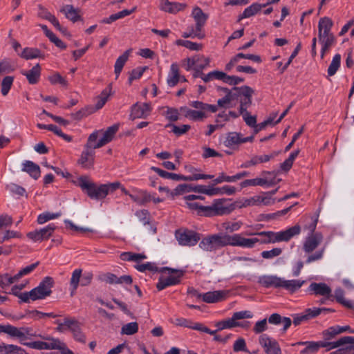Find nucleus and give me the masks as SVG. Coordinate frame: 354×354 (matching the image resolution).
I'll return each instance as SVG.
<instances>
[{"label":"nucleus","mask_w":354,"mask_h":354,"mask_svg":"<svg viewBox=\"0 0 354 354\" xmlns=\"http://www.w3.org/2000/svg\"><path fill=\"white\" fill-rule=\"evenodd\" d=\"M300 232V225H295L284 231L279 232L263 231L257 233L256 234L263 236L261 239L245 238L241 234H230L227 232H219L203 238L199 243V248L207 252H212L228 245L243 248H253L257 243L268 244L288 241L294 236L298 235Z\"/></svg>","instance_id":"1"},{"label":"nucleus","mask_w":354,"mask_h":354,"mask_svg":"<svg viewBox=\"0 0 354 354\" xmlns=\"http://www.w3.org/2000/svg\"><path fill=\"white\" fill-rule=\"evenodd\" d=\"M74 183L79 186L89 198L95 200L103 199L109 192H113L121 187V183L119 181L97 186L95 183L90 180L87 176H80L77 182H74Z\"/></svg>","instance_id":"2"},{"label":"nucleus","mask_w":354,"mask_h":354,"mask_svg":"<svg viewBox=\"0 0 354 354\" xmlns=\"http://www.w3.org/2000/svg\"><path fill=\"white\" fill-rule=\"evenodd\" d=\"M192 16L196 22L195 28L191 26L187 31L183 33L182 37L184 38L196 37L200 39H203L205 35L203 32V28L208 19V15L203 12L201 8L196 6L192 10Z\"/></svg>","instance_id":"3"},{"label":"nucleus","mask_w":354,"mask_h":354,"mask_svg":"<svg viewBox=\"0 0 354 354\" xmlns=\"http://www.w3.org/2000/svg\"><path fill=\"white\" fill-rule=\"evenodd\" d=\"M226 201L225 198L216 199L209 206L202 205L199 215L212 217L230 214L232 211L233 207L232 205H226L225 204Z\"/></svg>","instance_id":"4"},{"label":"nucleus","mask_w":354,"mask_h":354,"mask_svg":"<svg viewBox=\"0 0 354 354\" xmlns=\"http://www.w3.org/2000/svg\"><path fill=\"white\" fill-rule=\"evenodd\" d=\"M168 271L169 276L165 277L162 274L158 279L156 284V288L158 290H162L168 286H174L180 283L181 278L184 275V271L181 270H175L168 267H163L160 268L158 272L163 273Z\"/></svg>","instance_id":"5"},{"label":"nucleus","mask_w":354,"mask_h":354,"mask_svg":"<svg viewBox=\"0 0 354 354\" xmlns=\"http://www.w3.org/2000/svg\"><path fill=\"white\" fill-rule=\"evenodd\" d=\"M235 91L233 94V100L239 102V112L243 113L252 104V97L254 91L248 86H242L240 87H234Z\"/></svg>","instance_id":"6"},{"label":"nucleus","mask_w":354,"mask_h":354,"mask_svg":"<svg viewBox=\"0 0 354 354\" xmlns=\"http://www.w3.org/2000/svg\"><path fill=\"white\" fill-rule=\"evenodd\" d=\"M307 320H308V317L304 313L295 315L292 321L290 317H282L281 315L278 313H273L268 317V322L271 324H283V328L281 329L283 333H285L286 332L288 328L291 326L292 322L295 326H297L299 325L302 322Z\"/></svg>","instance_id":"7"},{"label":"nucleus","mask_w":354,"mask_h":354,"mask_svg":"<svg viewBox=\"0 0 354 354\" xmlns=\"http://www.w3.org/2000/svg\"><path fill=\"white\" fill-rule=\"evenodd\" d=\"M93 274L91 272H85L82 274V270L75 269L71 275L70 279L71 296L73 297L76 293L78 286H89L93 280Z\"/></svg>","instance_id":"8"},{"label":"nucleus","mask_w":354,"mask_h":354,"mask_svg":"<svg viewBox=\"0 0 354 354\" xmlns=\"http://www.w3.org/2000/svg\"><path fill=\"white\" fill-rule=\"evenodd\" d=\"M253 317V314L250 310H243L235 312L233 313L231 318L224 319L216 323L215 326L217 327L216 330H221L226 328H232L234 327H245V326L239 322L238 320L243 319H250Z\"/></svg>","instance_id":"9"},{"label":"nucleus","mask_w":354,"mask_h":354,"mask_svg":"<svg viewBox=\"0 0 354 354\" xmlns=\"http://www.w3.org/2000/svg\"><path fill=\"white\" fill-rule=\"evenodd\" d=\"M53 285L54 280L51 277H44L37 287L28 292L29 300L35 301L50 296Z\"/></svg>","instance_id":"10"},{"label":"nucleus","mask_w":354,"mask_h":354,"mask_svg":"<svg viewBox=\"0 0 354 354\" xmlns=\"http://www.w3.org/2000/svg\"><path fill=\"white\" fill-rule=\"evenodd\" d=\"M191 106L198 111L196 110H188L186 113V117L191 118L193 120H201L206 118L205 111H209L211 113H215L217 111L216 105L209 104L203 103L200 101H194L191 103Z\"/></svg>","instance_id":"11"},{"label":"nucleus","mask_w":354,"mask_h":354,"mask_svg":"<svg viewBox=\"0 0 354 354\" xmlns=\"http://www.w3.org/2000/svg\"><path fill=\"white\" fill-rule=\"evenodd\" d=\"M176 238L180 245L194 246L201 239L200 234L193 230L178 229L175 232Z\"/></svg>","instance_id":"12"},{"label":"nucleus","mask_w":354,"mask_h":354,"mask_svg":"<svg viewBox=\"0 0 354 354\" xmlns=\"http://www.w3.org/2000/svg\"><path fill=\"white\" fill-rule=\"evenodd\" d=\"M32 330L29 327L17 328L10 324H0V333H6L12 337H17L20 341L26 339L28 336H32Z\"/></svg>","instance_id":"13"},{"label":"nucleus","mask_w":354,"mask_h":354,"mask_svg":"<svg viewBox=\"0 0 354 354\" xmlns=\"http://www.w3.org/2000/svg\"><path fill=\"white\" fill-rule=\"evenodd\" d=\"M259 343L266 354H281V349L278 342L267 334L259 336Z\"/></svg>","instance_id":"14"},{"label":"nucleus","mask_w":354,"mask_h":354,"mask_svg":"<svg viewBox=\"0 0 354 354\" xmlns=\"http://www.w3.org/2000/svg\"><path fill=\"white\" fill-rule=\"evenodd\" d=\"M56 226L54 224H49L40 230H36L27 234V236L34 241H41L49 239L52 236Z\"/></svg>","instance_id":"15"},{"label":"nucleus","mask_w":354,"mask_h":354,"mask_svg":"<svg viewBox=\"0 0 354 354\" xmlns=\"http://www.w3.org/2000/svg\"><path fill=\"white\" fill-rule=\"evenodd\" d=\"M95 149H91L88 146H84L80 158L77 160V163L84 169H91L95 163Z\"/></svg>","instance_id":"16"},{"label":"nucleus","mask_w":354,"mask_h":354,"mask_svg":"<svg viewBox=\"0 0 354 354\" xmlns=\"http://www.w3.org/2000/svg\"><path fill=\"white\" fill-rule=\"evenodd\" d=\"M308 290L311 295L315 296H322L326 298H330L333 296L331 288L325 283H311Z\"/></svg>","instance_id":"17"},{"label":"nucleus","mask_w":354,"mask_h":354,"mask_svg":"<svg viewBox=\"0 0 354 354\" xmlns=\"http://www.w3.org/2000/svg\"><path fill=\"white\" fill-rule=\"evenodd\" d=\"M323 236L320 232L309 235L304 243L303 250L306 253H311L322 243Z\"/></svg>","instance_id":"18"},{"label":"nucleus","mask_w":354,"mask_h":354,"mask_svg":"<svg viewBox=\"0 0 354 354\" xmlns=\"http://www.w3.org/2000/svg\"><path fill=\"white\" fill-rule=\"evenodd\" d=\"M151 110L149 104H139L137 102L132 106L130 116L133 120L136 118H145L149 114Z\"/></svg>","instance_id":"19"},{"label":"nucleus","mask_w":354,"mask_h":354,"mask_svg":"<svg viewBox=\"0 0 354 354\" xmlns=\"http://www.w3.org/2000/svg\"><path fill=\"white\" fill-rule=\"evenodd\" d=\"M229 295V290H216L203 294V301L205 303H217L225 300Z\"/></svg>","instance_id":"20"},{"label":"nucleus","mask_w":354,"mask_h":354,"mask_svg":"<svg viewBox=\"0 0 354 354\" xmlns=\"http://www.w3.org/2000/svg\"><path fill=\"white\" fill-rule=\"evenodd\" d=\"M257 282L265 288H281L282 278L276 275H263L258 278Z\"/></svg>","instance_id":"21"},{"label":"nucleus","mask_w":354,"mask_h":354,"mask_svg":"<svg viewBox=\"0 0 354 354\" xmlns=\"http://www.w3.org/2000/svg\"><path fill=\"white\" fill-rule=\"evenodd\" d=\"M187 7L185 3L171 2L169 0H160V10L170 14H176Z\"/></svg>","instance_id":"22"},{"label":"nucleus","mask_w":354,"mask_h":354,"mask_svg":"<svg viewBox=\"0 0 354 354\" xmlns=\"http://www.w3.org/2000/svg\"><path fill=\"white\" fill-rule=\"evenodd\" d=\"M307 345L303 353H315L317 352L319 348H328V350L335 348L333 347L335 342H305Z\"/></svg>","instance_id":"23"},{"label":"nucleus","mask_w":354,"mask_h":354,"mask_svg":"<svg viewBox=\"0 0 354 354\" xmlns=\"http://www.w3.org/2000/svg\"><path fill=\"white\" fill-rule=\"evenodd\" d=\"M118 129V124H115L108 127L107 129L104 132L102 138L98 140L97 145L95 147H102L107 143L110 142L114 138Z\"/></svg>","instance_id":"24"},{"label":"nucleus","mask_w":354,"mask_h":354,"mask_svg":"<svg viewBox=\"0 0 354 354\" xmlns=\"http://www.w3.org/2000/svg\"><path fill=\"white\" fill-rule=\"evenodd\" d=\"M60 12L64 13L65 17L73 23L82 20L80 15V10L75 8L72 5H65L62 7Z\"/></svg>","instance_id":"25"},{"label":"nucleus","mask_w":354,"mask_h":354,"mask_svg":"<svg viewBox=\"0 0 354 354\" xmlns=\"http://www.w3.org/2000/svg\"><path fill=\"white\" fill-rule=\"evenodd\" d=\"M111 90H112L111 85L109 84L105 89H104L101 92L100 95L96 97V98H95L96 104L95 105V107L90 106L89 109L94 110V113H95L96 111L102 109L104 106V105L106 104V102H107L109 97L111 95Z\"/></svg>","instance_id":"26"},{"label":"nucleus","mask_w":354,"mask_h":354,"mask_svg":"<svg viewBox=\"0 0 354 354\" xmlns=\"http://www.w3.org/2000/svg\"><path fill=\"white\" fill-rule=\"evenodd\" d=\"M136 215L145 225H148L149 227V229L146 231L147 234H155L156 233V227L151 224L149 221L150 216L148 210L142 209L137 211Z\"/></svg>","instance_id":"27"},{"label":"nucleus","mask_w":354,"mask_h":354,"mask_svg":"<svg viewBox=\"0 0 354 354\" xmlns=\"http://www.w3.org/2000/svg\"><path fill=\"white\" fill-rule=\"evenodd\" d=\"M21 74L26 77L29 84H35L39 82L40 78V65L39 64H37L30 70L28 71H21Z\"/></svg>","instance_id":"28"},{"label":"nucleus","mask_w":354,"mask_h":354,"mask_svg":"<svg viewBox=\"0 0 354 354\" xmlns=\"http://www.w3.org/2000/svg\"><path fill=\"white\" fill-rule=\"evenodd\" d=\"M22 171L29 174L34 179H37L40 176V167L39 165L30 160H26L23 163Z\"/></svg>","instance_id":"29"},{"label":"nucleus","mask_w":354,"mask_h":354,"mask_svg":"<svg viewBox=\"0 0 354 354\" xmlns=\"http://www.w3.org/2000/svg\"><path fill=\"white\" fill-rule=\"evenodd\" d=\"M277 155V152H274L271 155H263V156H255L251 158L250 160L245 162L241 165V167H249L250 166H254L259 163H263L268 162L270 159L273 158Z\"/></svg>","instance_id":"30"},{"label":"nucleus","mask_w":354,"mask_h":354,"mask_svg":"<svg viewBox=\"0 0 354 354\" xmlns=\"http://www.w3.org/2000/svg\"><path fill=\"white\" fill-rule=\"evenodd\" d=\"M274 183L272 181H268V179L267 178H257L253 179H247L243 181H242L240 183V186L241 188L246 187L248 186H264L266 185L267 187L272 186V184Z\"/></svg>","instance_id":"31"},{"label":"nucleus","mask_w":354,"mask_h":354,"mask_svg":"<svg viewBox=\"0 0 354 354\" xmlns=\"http://www.w3.org/2000/svg\"><path fill=\"white\" fill-rule=\"evenodd\" d=\"M132 49L129 48L122 55H120L117 59L115 63L114 66V72L116 76V78H118L125 64L127 61L129 59V56L130 53H131Z\"/></svg>","instance_id":"32"},{"label":"nucleus","mask_w":354,"mask_h":354,"mask_svg":"<svg viewBox=\"0 0 354 354\" xmlns=\"http://www.w3.org/2000/svg\"><path fill=\"white\" fill-rule=\"evenodd\" d=\"M167 82L170 87L175 86L179 82V67L176 63L171 65Z\"/></svg>","instance_id":"33"},{"label":"nucleus","mask_w":354,"mask_h":354,"mask_svg":"<svg viewBox=\"0 0 354 354\" xmlns=\"http://www.w3.org/2000/svg\"><path fill=\"white\" fill-rule=\"evenodd\" d=\"M317 221L318 216H311L306 215L303 216L300 220V222L305 223L304 228L309 231L310 235L315 234V230L316 229Z\"/></svg>","instance_id":"34"},{"label":"nucleus","mask_w":354,"mask_h":354,"mask_svg":"<svg viewBox=\"0 0 354 354\" xmlns=\"http://www.w3.org/2000/svg\"><path fill=\"white\" fill-rule=\"evenodd\" d=\"M266 5L254 3L251 6L246 8L243 12L239 16L238 21H240L244 18H248L254 16L255 14L259 12L261 8H265Z\"/></svg>","instance_id":"35"},{"label":"nucleus","mask_w":354,"mask_h":354,"mask_svg":"<svg viewBox=\"0 0 354 354\" xmlns=\"http://www.w3.org/2000/svg\"><path fill=\"white\" fill-rule=\"evenodd\" d=\"M240 144H241V133L237 132H230L227 133L224 141L225 146L235 149V147Z\"/></svg>","instance_id":"36"},{"label":"nucleus","mask_w":354,"mask_h":354,"mask_svg":"<svg viewBox=\"0 0 354 354\" xmlns=\"http://www.w3.org/2000/svg\"><path fill=\"white\" fill-rule=\"evenodd\" d=\"M304 283V280H285L282 279L281 288L288 290L290 292H295L298 290Z\"/></svg>","instance_id":"37"},{"label":"nucleus","mask_w":354,"mask_h":354,"mask_svg":"<svg viewBox=\"0 0 354 354\" xmlns=\"http://www.w3.org/2000/svg\"><path fill=\"white\" fill-rule=\"evenodd\" d=\"M334 297L339 304H342L344 307L349 309H353L354 308V303L352 301L346 300L344 298V292L342 288H339L335 289Z\"/></svg>","instance_id":"38"},{"label":"nucleus","mask_w":354,"mask_h":354,"mask_svg":"<svg viewBox=\"0 0 354 354\" xmlns=\"http://www.w3.org/2000/svg\"><path fill=\"white\" fill-rule=\"evenodd\" d=\"M135 10H136V8H133L131 10H127V9L123 10L120 12H118L117 13L110 15L109 17H108V18H104V19H102L100 22L102 24H111L112 22H113L118 19H122L126 16L131 15Z\"/></svg>","instance_id":"39"},{"label":"nucleus","mask_w":354,"mask_h":354,"mask_svg":"<svg viewBox=\"0 0 354 354\" xmlns=\"http://www.w3.org/2000/svg\"><path fill=\"white\" fill-rule=\"evenodd\" d=\"M235 192V187L229 185H225L222 187H209L208 189V196H214L223 194H226L227 195H233Z\"/></svg>","instance_id":"40"},{"label":"nucleus","mask_w":354,"mask_h":354,"mask_svg":"<svg viewBox=\"0 0 354 354\" xmlns=\"http://www.w3.org/2000/svg\"><path fill=\"white\" fill-rule=\"evenodd\" d=\"M320 36H322L320 35ZM335 36H330L328 37H320L319 41L322 44V50H321V58L323 59L326 53L328 51L330 48L335 44Z\"/></svg>","instance_id":"41"},{"label":"nucleus","mask_w":354,"mask_h":354,"mask_svg":"<svg viewBox=\"0 0 354 354\" xmlns=\"http://www.w3.org/2000/svg\"><path fill=\"white\" fill-rule=\"evenodd\" d=\"M343 345H347L345 348L346 351H354V337L345 336L341 337L335 342L333 347L337 348Z\"/></svg>","instance_id":"42"},{"label":"nucleus","mask_w":354,"mask_h":354,"mask_svg":"<svg viewBox=\"0 0 354 354\" xmlns=\"http://www.w3.org/2000/svg\"><path fill=\"white\" fill-rule=\"evenodd\" d=\"M19 56L25 59H32L41 57V51L38 48H25Z\"/></svg>","instance_id":"43"},{"label":"nucleus","mask_w":354,"mask_h":354,"mask_svg":"<svg viewBox=\"0 0 354 354\" xmlns=\"http://www.w3.org/2000/svg\"><path fill=\"white\" fill-rule=\"evenodd\" d=\"M175 44L177 46H184L191 50L198 51L202 49V44L196 42H192L189 40L177 39L175 41Z\"/></svg>","instance_id":"44"},{"label":"nucleus","mask_w":354,"mask_h":354,"mask_svg":"<svg viewBox=\"0 0 354 354\" xmlns=\"http://www.w3.org/2000/svg\"><path fill=\"white\" fill-rule=\"evenodd\" d=\"M134 268L142 272H144L147 270L152 272H158L160 268H158L155 263L147 262L146 263L142 264H136L134 266Z\"/></svg>","instance_id":"45"},{"label":"nucleus","mask_w":354,"mask_h":354,"mask_svg":"<svg viewBox=\"0 0 354 354\" xmlns=\"http://www.w3.org/2000/svg\"><path fill=\"white\" fill-rule=\"evenodd\" d=\"M340 62L341 55L339 54H336L333 57V60L328 68V74L329 76H333L336 73L337 71L340 66Z\"/></svg>","instance_id":"46"},{"label":"nucleus","mask_w":354,"mask_h":354,"mask_svg":"<svg viewBox=\"0 0 354 354\" xmlns=\"http://www.w3.org/2000/svg\"><path fill=\"white\" fill-rule=\"evenodd\" d=\"M38 8V16L40 18L49 21L52 24L56 22L57 18L50 12H48L47 9H46L41 5H39Z\"/></svg>","instance_id":"47"},{"label":"nucleus","mask_w":354,"mask_h":354,"mask_svg":"<svg viewBox=\"0 0 354 354\" xmlns=\"http://www.w3.org/2000/svg\"><path fill=\"white\" fill-rule=\"evenodd\" d=\"M138 330V324L137 322H131L124 325L121 328V333L123 335H131L136 333Z\"/></svg>","instance_id":"48"},{"label":"nucleus","mask_w":354,"mask_h":354,"mask_svg":"<svg viewBox=\"0 0 354 354\" xmlns=\"http://www.w3.org/2000/svg\"><path fill=\"white\" fill-rule=\"evenodd\" d=\"M61 216V213H50L49 212H46L42 214H40L37 217V223L39 224H44L46 222L58 218Z\"/></svg>","instance_id":"49"},{"label":"nucleus","mask_w":354,"mask_h":354,"mask_svg":"<svg viewBox=\"0 0 354 354\" xmlns=\"http://www.w3.org/2000/svg\"><path fill=\"white\" fill-rule=\"evenodd\" d=\"M14 77L12 76H6L3 79L1 84V92L3 96H6L8 93L12 85Z\"/></svg>","instance_id":"50"},{"label":"nucleus","mask_w":354,"mask_h":354,"mask_svg":"<svg viewBox=\"0 0 354 354\" xmlns=\"http://www.w3.org/2000/svg\"><path fill=\"white\" fill-rule=\"evenodd\" d=\"M147 68V66H144L133 69L129 73V84H131L133 80L140 78Z\"/></svg>","instance_id":"51"},{"label":"nucleus","mask_w":354,"mask_h":354,"mask_svg":"<svg viewBox=\"0 0 354 354\" xmlns=\"http://www.w3.org/2000/svg\"><path fill=\"white\" fill-rule=\"evenodd\" d=\"M195 171H197V169L194 167L189 169V171L192 173V175L186 176V181L198 180L200 179H212L214 178L212 175L195 174L194 173Z\"/></svg>","instance_id":"52"},{"label":"nucleus","mask_w":354,"mask_h":354,"mask_svg":"<svg viewBox=\"0 0 354 354\" xmlns=\"http://www.w3.org/2000/svg\"><path fill=\"white\" fill-rule=\"evenodd\" d=\"M233 102L234 100L232 95H225L223 97L218 100L216 106L225 109L233 107Z\"/></svg>","instance_id":"53"},{"label":"nucleus","mask_w":354,"mask_h":354,"mask_svg":"<svg viewBox=\"0 0 354 354\" xmlns=\"http://www.w3.org/2000/svg\"><path fill=\"white\" fill-rule=\"evenodd\" d=\"M166 127H171L172 128L171 131L177 136L186 133L191 129V127L189 124H183L178 127L174 124H169Z\"/></svg>","instance_id":"54"},{"label":"nucleus","mask_w":354,"mask_h":354,"mask_svg":"<svg viewBox=\"0 0 354 354\" xmlns=\"http://www.w3.org/2000/svg\"><path fill=\"white\" fill-rule=\"evenodd\" d=\"M21 288L19 286H14L12 289V293L19 298L22 302L28 303L30 301L28 297V292H20Z\"/></svg>","instance_id":"55"},{"label":"nucleus","mask_w":354,"mask_h":354,"mask_svg":"<svg viewBox=\"0 0 354 354\" xmlns=\"http://www.w3.org/2000/svg\"><path fill=\"white\" fill-rule=\"evenodd\" d=\"M17 351H19V349L17 345L0 344V354H15Z\"/></svg>","instance_id":"56"},{"label":"nucleus","mask_w":354,"mask_h":354,"mask_svg":"<svg viewBox=\"0 0 354 354\" xmlns=\"http://www.w3.org/2000/svg\"><path fill=\"white\" fill-rule=\"evenodd\" d=\"M340 334V330L339 326H335L328 328L327 330L323 332V336L326 342L334 338L336 335Z\"/></svg>","instance_id":"57"},{"label":"nucleus","mask_w":354,"mask_h":354,"mask_svg":"<svg viewBox=\"0 0 354 354\" xmlns=\"http://www.w3.org/2000/svg\"><path fill=\"white\" fill-rule=\"evenodd\" d=\"M48 127L49 131H53L55 134L62 138L66 142H70L72 141L73 138L69 135L64 133L62 130L56 125L48 124Z\"/></svg>","instance_id":"58"},{"label":"nucleus","mask_w":354,"mask_h":354,"mask_svg":"<svg viewBox=\"0 0 354 354\" xmlns=\"http://www.w3.org/2000/svg\"><path fill=\"white\" fill-rule=\"evenodd\" d=\"M48 80L52 84H59L64 87L68 86L67 80L58 73H55L49 76Z\"/></svg>","instance_id":"59"},{"label":"nucleus","mask_w":354,"mask_h":354,"mask_svg":"<svg viewBox=\"0 0 354 354\" xmlns=\"http://www.w3.org/2000/svg\"><path fill=\"white\" fill-rule=\"evenodd\" d=\"M94 113V110L89 109V107H86L85 109H82L79 110L78 111L71 113V116L73 120H80L84 117L88 116Z\"/></svg>","instance_id":"60"},{"label":"nucleus","mask_w":354,"mask_h":354,"mask_svg":"<svg viewBox=\"0 0 354 354\" xmlns=\"http://www.w3.org/2000/svg\"><path fill=\"white\" fill-rule=\"evenodd\" d=\"M282 253V249L280 248H275L271 250H265L261 252V257L263 259H270L279 256Z\"/></svg>","instance_id":"61"},{"label":"nucleus","mask_w":354,"mask_h":354,"mask_svg":"<svg viewBox=\"0 0 354 354\" xmlns=\"http://www.w3.org/2000/svg\"><path fill=\"white\" fill-rule=\"evenodd\" d=\"M39 264V261L34 263L31 265H29L24 268H22L17 274L15 275V278L18 280L19 278L23 277L24 275L28 274L33 271Z\"/></svg>","instance_id":"62"},{"label":"nucleus","mask_w":354,"mask_h":354,"mask_svg":"<svg viewBox=\"0 0 354 354\" xmlns=\"http://www.w3.org/2000/svg\"><path fill=\"white\" fill-rule=\"evenodd\" d=\"M333 25V21L330 18L326 17L321 18L318 24V30H331Z\"/></svg>","instance_id":"63"},{"label":"nucleus","mask_w":354,"mask_h":354,"mask_svg":"<svg viewBox=\"0 0 354 354\" xmlns=\"http://www.w3.org/2000/svg\"><path fill=\"white\" fill-rule=\"evenodd\" d=\"M198 61V57H187L182 60V66L187 71L195 67V64Z\"/></svg>","instance_id":"64"}]
</instances>
